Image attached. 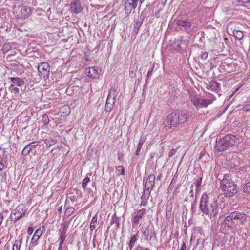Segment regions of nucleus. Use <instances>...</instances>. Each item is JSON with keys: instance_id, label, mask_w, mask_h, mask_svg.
I'll list each match as a JSON object with an SVG mask.
<instances>
[{"instance_id": "1", "label": "nucleus", "mask_w": 250, "mask_h": 250, "mask_svg": "<svg viewBox=\"0 0 250 250\" xmlns=\"http://www.w3.org/2000/svg\"><path fill=\"white\" fill-rule=\"evenodd\" d=\"M190 116V113L185 111L175 110L168 114L164 121L166 127L175 129L186 122Z\"/></svg>"}, {"instance_id": "2", "label": "nucleus", "mask_w": 250, "mask_h": 250, "mask_svg": "<svg viewBox=\"0 0 250 250\" xmlns=\"http://www.w3.org/2000/svg\"><path fill=\"white\" fill-rule=\"evenodd\" d=\"M199 209L210 218L215 217L218 212L217 201L215 198L210 199L207 193H204L200 199Z\"/></svg>"}, {"instance_id": "3", "label": "nucleus", "mask_w": 250, "mask_h": 250, "mask_svg": "<svg viewBox=\"0 0 250 250\" xmlns=\"http://www.w3.org/2000/svg\"><path fill=\"white\" fill-rule=\"evenodd\" d=\"M238 141L237 137L232 134H228L216 141L215 150L221 152L233 146Z\"/></svg>"}, {"instance_id": "4", "label": "nucleus", "mask_w": 250, "mask_h": 250, "mask_svg": "<svg viewBox=\"0 0 250 250\" xmlns=\"http://www.w3.org/2000/svg\"><path fill=\"white\" fill-rule=\"evenodd\" d=\"M235 220H239L241 224H244L247 221V216L243 212L234 211L226 217L224 222L227 226L231 227L235 225Z\"/></svg>"}, {"instance_id": "5", "label": "nucleus", "mask_w": 250, "mask_h": 250, "mask_svg": "<svg viewBox=\"0 0 250 250\" xmlns=\"http://www.w3.org/2000/svg\"><path fill=\"white\" fill-rule=\"evenodd\" d=\"M118 93V90L115 88H111L109 90L105 106V111L106 112H109L112 109L115 104Z\"/></svg>"}, {"instance_id": "6", "label": "nucleus", "mask_w": 250, "mask_h": 250, "mask_svg": "<svg viewBox=\"0 0 250 250\" xmlns=\"http://www.w3.org/2000/svg\"><path fill=\"white\" fill-rule=\"evenodd\" d=\"M210 97L211 98L210 99H204L194 97L192 98L191 102L197 109L206 108L208 105L211 104L213 101L216 99L215 97L213 95H211Z\"/></svg>"}, {"instance_id": "7", "label": "nucleus", "mask_w": 250, "mask_h": 250, "mask_svg": "<svg viewBox=\"0 0 250 250\" xmlns=\"http://www.w3.org/2000/svg\"><path fill=\"white\" fill-rule=\"evenodd\" d=\"M38 71L39 75L44 80H46L49 78L50 72V65L46 62H43L40 63L38 66Z\"/></svg>"}, {"instance_id": "8", "label": "nucleus", "mask_w": 250, "mask_h": 250, "mask_svg": "<svg viewBox=\"0 0 250 250\" xmlns=\"http://www.w3.org/2000/svg\"><path fill=\"white\" fill-rule=\"evenodd\" d=\"M176 24L180 27H182L188 33L194 31V28H195V23L190 21L188 20H183L178 19L176 21Z\"/></svg>"}, {"instance_id": "9", "label": "nucleus", "mask_w": 250, "mask_h": 250, "mask_svg": "<svg viewBox=\"0 0 250 250\" xmlns=\"http://www.w3.org/2000/svg\"><path fill=\"white\" fill-rule=\"evenodd\" d=\"M234 183V182L231 179L230 176L226 174L224 175L223 179L220 182V188L223 191L224 194H225V192L228 191V188L231 186V184Z\"/></svg>"}, {"instance_id": "10", "label": "nucleus", "mask_w": 250, "mask_h": 250, "mask_svg": "<svg viewBox=\"0 0 250 250\" xmlns=\"http://www.w3.org/2000/svg\"><path fill=\"white\" fill-rule=\"evenodd\" d=\"M26 211L23 210L21 207L18 206L11 212L10 216V220L16 222L23 217Z\"/></svg>"}, {"instance_id": "11", "label": "nucleus", "mask_w": 250, "mask_h": 250, "mask_svg": "<svg viewBox=\"0 0 250 250\" xmlns=\"http://www.w3.org/2000/svg\"><path fill=\"white\" fill-rule=\"evenodd\" d=\"M139 0H124L125 10L126 14H129L132 9H135Z\"/></svg>"}, {"instance_id": "12", "label": "nucleus", "mask_w": 250, "mask_h": 250, "mask_svg": "<svg viewBox=\"0 0 250 250\" xmlns=\"http://www.w3.org/2000/svg\"><path fill=\"white\" fill-rule=\"evenodd\" d=\"M155 181V176L153 174H150L146 179L144 189L146 191H151L152 189Z\"/></svg>"}, {"instance_id": "13", "label": "nucleus", "mask_w": 250, "mask_h": 250, "mask_svg": "<svg viewBox=\"0 0 250 250\" xmlns=\"http://www.w3.org/2000/svg\"><path fill=\"white\" fill-rule=\"evenodd\" d=\"M82 7L80 0H74L71 4V10L72 12L77 14L81 12Z\"/></svg>"}, {"instance_id": "14", "label": "nucleus", "mask_w": 250, "mask_h": 250, "mask_svg": "<svg viewBox=\"0 0 250 250\" xmlns=\"http://www.w3.org/2000/svg\"><path fill=\"white\" fill-rule=\"evenodd\" d=\"M44 230V227H43V229L42 230L41 228H39L36 231H35L33 236L32 238L30 245L32 246H34L36 245V243L39 240L40 236L42 235L43 232V230Z\"/></svg>"}, {"instance_id": "15", "label": "nucleus", "mask_w": 250, "mask_h": 250, "mask_svg": "<svg viewBox=\"0 0 250 250\" xmlns=\"http://www.w3.org/2000/svg\"><path fill=\"white\" fill-rule=\"evenodd\" d=\"M86 73L88 77L93 79L98 78L99 76L98 70L95 67H91L86 69Z\"/></svg>"}, {"instance_id": "16", "label": "nucleus", "mask_w": 250, "mask_h": 250, "mask_svg": "<svg viewBox=\"0 0 250 250\" xmlns=\"http://www.w3.org/2000/svg\"><path fill=\"white\" fill-rule=\"evenodd\" d=\"M146 213V209L142 208L137 211L136 214L133 217L132 221L135 224H138L139 220L142 219Z\"/></svg>"}, {"instance_id": "17", "label": "nucleus", "mask_w": 250, "mask_h": 250, "mask_svg": "<svg viewBox=\"0 0 250 250\" xmlns=\"http://www.w3.org/2000/svg\"><path fill=\"white\" fill-rule=\"evenodd\" d=\"M237 188L236 185L234 183L231 184V186L228 188V191L225 192V196L226 197H231L233 196L237 192Z\"/></svg>"}, {"instance_id": "18", "label": "nucleus", "mask_w": 250, "mask_h": 250, "mask_svg": "<svg viewBox=\"0 0 250 250\" xmlns=\"http://www.w3.org/2000/svg\"><path fill=\"white\" fill-rule=\"evenodd\" d=\"M68 225L64 224L62 229L59 230V237L58 241H64L66 237V232Z\"/></svg>"}, {"instance_id": "19", "label": "nucleus", "mask_w": 250, "mask_h": 250, "mask_svg": "<svg viewBox=\"0 0 250 250\" xmlns=\"http://www.w3.org/2000/svg\"><path fill=\"white\" fill-rule=\"evenodd\" d=\"M151 191H146L144 190L143 194L141 197L142 202L140 206H146L147 204V201L149 198Z\"/></svg>"}, {"instance_id": "20", "label": "nucleus", "mask_w": 250, "mask_h": 250, "mask_svg": "<svg viewBox=\"0 0 250 250\" xmlns=\"http://www.w3.org/2000/svg\"><path fill=\"white\" fill-rule=\"evenodd\" d=\"M220 84L216 81H211L207 86V88L208 90H211L213 91H218Z\"/></svg>"}, {"instance_id": "21", "label": "nucleus", "mask_w": 250, "mask_h": 250, "mask_svg": "<svg viewBox=\"0 0 250 250\" xmlns=\"http://www.w3.org/2000/svg\"><path fill=\"white\" fill-rule=\"evenodd\" d=\"M9 79L13 83L16 84L18 86H22L25 84V82L23 79L18 77H10Z\"/></svg>"}, {"instance_id": "22", "label": "nucleus", "mask_w": 250, "mask_h": 250, "mask_svg": "<svg viewBox=\"0 0 250 250\" xmlns=\"http://www.w3.org/2000/svg\"><path fill=\"white\" fill-rule=\"evenodd\" d=\"M21 13L23 17H28L31 15L30 8L29 6L23 5L21 8Z\"/></svg>"}, {"instance_id": "23", "label": "nucleus", "mask_w": 250, "mask_h": 250, "mask_svg": "<svg viewBox=\"0 0 250 250\" xmlns=\"http://www.w3.org/2000/svg\"><path fill=\"white\" fill-rule=\"evenodd\" d=\"M22 243V238L19 236L18 239L15 241L13 245L12 250H20Z\"/></svg>"}, {"instance_id": "24", "label": "nucleus", "mask_w": 250, "mask_h": 250, "mask_svg": "<svg viewBox=\"0 0 250 250\" xmlns=\"http://www.w3.org/2000/svg\"><path fill=\"white\" fill-rule=\"evenodd\" d=\"M146 139L145 137H141L139 140V143L137 145V150L135 152V154L136 156H138L140 154L141 150L142 148V146L145 142Z\"/></svg>"}, {"instance_id": "25", "label": "nucleus", "mask_w": 250, "mask_h": 250, "mask_svg": "<svg viewBox=\"0 0 250 250\" xmlns=\"http://www.w3.org/2000/svg\"><path fill=\"white\" fill-rule=\"evenodd\" d=\"M142 232L143 235L145 236L144 239L148 240L149 237V226H146L144 228H142Z\"/></svg>"}, {"instance_id": "26", "label": "nucleus", "mask_w": 250, "mask_h": 250, "mask_svg": "<svg viewBox=\"0 0 250 250\" xmlns=\"http://www.w3.org/2000/svg\"><path fill=\"white\" fill-rule=\"evenodd\" d=\"M98 216L97 213L92 218L90 225V229L92 231L96 228V224L97 223Z\"/></svg>"}, {"instance_id": "27", "label": "nucleus", "mask_w": 250, "mask_h": 250, "mask_svg": "<svg viewBox=\"0 0 250 250\" xmlns=\"http://www.w3.org/2000/svg\"><path fill=\"white\" fill-rule=\"evenodd\" d=\"M233 33L234 37L239 40H241L243 38L244 34L243 32L241 31L235 29L233 30Z\"/></svg>"}, {"instance_id": "28", "label": "nucleus", "mask_w": 250, "mask_h": 250, "mask_svg": "<svg viewBox=\"0 0 250 250\" xmlns=\"http://www.w3.org/2000/svg\"><path fill=\"white\" fill-rule=\"evenodd\" d=\"M11 49H12V46L10 44L5 43L4 44V45L3 46V47L2 48V53L5 54V53L8 52V51H9L10 50H11Z\"/></svg>"}, {"instance_id": "29", "label": "nucleus", "mask_w": 250, "mask_h": 250, "mask_svg": "<svg viewBox=\"0 0 250 250\" xmlns=\"http://www.w3.org/2000/svg\"><path fill=\"white\" fill-rule=\"evenodd\" d=\"M137 238L135 235L131 237L130 242L129 243V248L131 250L134 247L135 243L136 242Z\"/></svg>"}, {"instance_id": "30", "label": "nucleus", "mask_w": 250, "mask_h": 250, "mask_svg": "<svg viewBox=\"0 0 250 250\" xmlns=\"http://www.w3.org/2000/svg\"><path fill=\"white\" fill-rule=\"evenodd\" d=\"M10 91L14 94H17L19 93L20 90L18 87H14V84H11L9 88Z\"/></svg>"}, {"instance_id": "31", "label": "nucleus", "mask_w": 250, "mask_h": 250, "mask_svg": "<svg viewBox=\"0 0 250 250\" xmlns=\"http://www.w3.org/2000/svg\"><path fill=\"white\" fill-rule=\"evenodd\" d=\"M202 176H200L198 179L196 180L195 184L196 186V191L199 189L200 187L201 186L202 182Z\"/></svg>"}, {"instance_id": "32", "label": "nucleus", "mask_w": 250, "mask_h": 250, "mask_svg": "<svg viewBox=\"0 0 250 250\" xmlns=\"http://www.w3.org/2000/svg\"><path fill=\"white\" fill-rule=\"evenodd\" d=\"M42 121L44 125H47L49 122V119L46 114L42 115Z\"/></svg>"}, {"instance_id": "33", "label": "nucleus", "mask_w": 250, "mask_h": 250, "mask_svg": "<svg viewBox=\"0 0 250 250\" xmlns=\"http://www.w3.org/2000/svg\"><path fill=\"white\" fill-rule=\"evenodd\" d=\"M243 191L245 193H250V181L247 183L244 186Z\"/></svg>"}, {"instance_id": "34", "label": "nucleus", "mask_w": 250, "mask_h": 250, "mask_svg": "<svg viewBox=\"0 0 250 250\" xmlns=\"http://www.w3.org/2000/svg\"><path fill=\"white\" fill-rule=\"evenodd\" d=\"M90 181V178L88 177H85L82 182V188L85 190L87 183Z\"/></svg>"}, {"instance_id": "35", "label": "nucleus", "mask_w": 250, "mask_h": 250, "mask_svg": "<svg viewBox=\"0 0 250 250\" xmlns=\"http://www.w3.org/2000/svg\"><path fill=\"white\" fill-rule=\"evenodd\" d=\"M116 170L118 172V174H125V170L123 166H119L116 167Z\"/></svg>"}, {"instance_id": "36", "label": "nucleus", "mask_w": 250, "mask_h": 250, "mask_svg": "<svg viewBox=\"0 0 250 250\" xmlns=\"http://www.w3.org/2000/svg\"><path fill=\"white\" fill-rule=\"evenodd\" d=\"M142 25V22H140V21H137L136 24H135V25L134 26V32H135L136 34H137L139 30V28L140 27H141Z\"/></svg>"}, {"instance_id": "37", "label": "nucleus", "mask_w": 250, "mask_h": 250, "mask_svg": "<svg viewBox=\"0 0 250 250\" xmlns=\"http://www.w3.org/2000/svg\"><path fill=\"white\" fill-rule=\"evenodd\" d=\"M196 199H195L193 203H192L191 206V211L192 214L195 213L196 211Z\"/></svg>"}, {"instance_id": "38", "label": "nucleus", "mask_w": 250, "mask_h": 250, "mask_svg": "<svg viewBox=\"0 0 250 250\" xmlns=\"http://www.w3.org/2000/svg\"><path fill=\"white\" fill-rule=\"evenodd\" d=\"M208 56V53L207 52H202L200 54V57L203 60H206Z\"/></svg>"}, {"instance_id": "39", "label": "nucleus", "mask_w": 250, "mask_h": 250, "mask_svg": "<svg viewBox=\"0 0 250 250\" xmlns=\"http://www.w3.org/2000/svg\"><path fill=\"white\" fill-rule=\"evenodd\" d=\"M177 150L176 149H172L168 153V157H172L176 152Z\"/></svg>"}, {"instance_id": "40", "label": "nucleus", "mask_w": 250, "mask_h": 250, "mask_svg": "<svg viewBox=\"0 0 250 250\" xmlns=\"http://www.w3.org/2000/svg\"><path fill=\"white\" fill-rule=\"evenodd\" d=\"M74 208H67V210L66 212L68 214V215H70L71 214H72L74 211Z\"/></svg>"}, {"instance_id": "41", "label": "nucleus", "mask_w": 250, "mask_h": 250, "mask_svg": "<svg viewBox=\"0 0 250 250\" xmlns=\"http://www.w3.org/2000/svg\"><path fill=\"white\" fill-rule=\"evenodd\" d=\"M135 250H150L148 248H146L143 246H138L136 248Z\"/></svg>"}, {"instance_id": "42", "label": "nucleus", "mask_w": 250, "mask_h": 250, "mask_svg": "<svg viewBox=\"0 0 250 250\" xmlns=\"http://www.w3.org/2000/svg\"><path fill=\"white\" fill-rule=\"evenodd\" d=\"M242 110L244 111L247 112L250 110V105L247 104L243 106Z\"/></svg>"}, {"instance_id": "43", "label": "nucleus", "mask_w": 250, "mask_h": 250, "mask_svg": "<svg viewBox=\"0 0 250 250\" xmlns=\"http://www.w3.org/2000/svg\"><path fill=\"white\" fill-rule=\"evenodd\" d=\"M28 145H29L30 146H31L32 148V147H36V146H37L38 145V143L37 142H30Z\"/></svg>"}, {"instance_id": "44", "label": "nucleus", "mask_w": 250, "mask_h": 250, "mask_svg": "<svg viewBox=\"0 0 250 250\" xmlns=\"http://www.w3.org/2000/svg\"><path fill=\"white\" fill-rule=\"evenodd\" d=\"M34 231V229L32 227H29L27 229V234L30 235L32 234Z\"/></svg>"}, {"instance_id": "45", "label": "nucleus", "mask_w": 250, "mask_h": 250, "mask_svg": "<svg viewBox=\"0 0 250 250\" xmlns=\"http://www.w3.org/2000/svg\"><path fill=\"white\" fill-rule=\"evenodd\" d=\"M153 69L151 68L148 71V72L147 74V78H146V81L148 80V78L151 76L152 72L153 71Z\"/></svg>"}, {"instance_id": "46", "label": "nucleus", "mask_w": 250, "mask_h": 250, "mask_svg": "<svg viewBox=\"0 0 250 250\" xmlns=\"http://www.w3.org/2000/svg\"><path fill=\"white\" fill-rule=\"evenodd\" d=\"M56 143V142L53 140H49L48 141V143H47V144L49 145V146H52L55 145Z\"/></svg>"}, {"instance_id": "47", "label": "nucleus", "mask_w": 250, "mask_h": 250, "mask_svg": "<svg viewBox=\"0 0 250 250\" xmlns=\"http://www.w3.org/2000/svg\"><path fill=\"white\" fill-rule=\"evenodd\" d=\"M59 241V248H58V250H62V245L64 241Z\"/></svg>"}, {"instance_id": "48", "label": "nucleus", "mask_w": 250, "mask_h": 250, "mask_svg": "<svg viewBox=\"0 0 250 250\" xmlns=\"http://www.w3.org/2000/svg\"><path fill=\"white\" fill-rule=\"evenodd\" d=\"M29 151H27V150L24 147L23 150L22 151L21 154L22 155L26 156L29 154Z\"/></svg>"}, {"instance_id": "49", "label": "nucleus", "mask_w": 250, "mask_h": 250, "mask_svg": "<svg viewBox=\"0 0 250 250\" xmlns=\"http://www.w3.org/2000/svg\"><path fill=\"white\" fill-rule=\"evenodd\" d=\"M117 219L118 218L115 217V218H114V217L113 216L112 218V219L111 220V224H113L114 223H116V221H117Z\"/></svg>"}, {"instance_id": "50", "label": "nucleus", "mask_w": 250, "mask_h": 250, "mask_svg": "<svg viewBox=\"0 0 250 250\" xmlns=\"http://www.w3.org/2000/svg\"><path fill=\"white\" fill-rule=\"evenodd\" d=\"M24 147L27 150V151H29V152H30V151L32 149L31 147L30 146L28 145H26Z\"/></svg>"}, {"instance_id": "51", "label": "nucleus", "mask_w": 250, "mask_h": 250, "mask_svg": "<svg viewBox=\"0 0 250 250\" xmlns=\"http://www.w3.org/2000/svg\"><path fill=\"white\" fill-rule=\"evenodd\" d=\"M69 198H70V200L72 202H74L76 200V197L74 195H71L69 197Z\"/></svg>"}, {"instance_id": "52", "label": "nucleus", "mask_w": 250, "mask_h": 250, "mask_svg": "<svg viewBox=\"0 0 250 250\" xmlns=\"http://www.w3.org/2000/svg\"><path fill=\"white\" fill-rule=\"evenodd\" d=\"M186 250V243L185 242H183L180 250Z\"/></svg>"}, {"instance_id": "53", "label": "nucleus", "mask_w": 250, "mask_h": 250, "mask_svg": "<svg viewBox=\"0 0 250 250\" xmlns=\"http://www.w3.org/2000/svg\"><path fill=\"white\" fill-rule=\"evenodd\" d=\"M192 188V187L191 188ZM190 197L191 198H193L194 197V192H193V188H191L190 192H189Z\"/></svg>"}, {"instance_id": "54", "label": "nucleus", "mask_w": 250, "mask_h": 250, "mask_svg": "<svg viewBox=\"0 0 250 250\" xmlns=\"http://www.w3.org/2000/svg\"><path fill=\"white\" fill-rule=\"evenodd\" d=\"M4 166L1 161H0V171L2 170L3 169Z\"/></svg>"}, {"instance_id": "55", "label": "nucleus", "mask_w": 250, "mask_h": 250, "mask_svg": "<svg viewBox=\"0 0 250 250\" xmlns=\"http://www.w3.org/2000/svg\"><path fill=\"white\" fill-rule=\"evenodd\" d=\"M10 248V246L9 245H7V244H6L5 246V249H7V250H9Z\"/></svg>"}, {"instance_id": "56", "label": "nucleus", "mask_w": 250, "mask_h": 250, "mask_svg": "<svg viewBox=\"0 0 250 250\" xmlns=\"http://www.w3.org/2000/svg\"><path fill=\"white\" fill-rule=\"evenodd\" d=\"M162 174H160L157 178V180H160L161 178Z\"/></svg>"}, {"instance_id": "57", "label": "nucleus", "mask_w": 250, "mask_h": 250, "mask_svg": "<svg viewBox=\"0 0 250 250\" xmlns=\"http://www.w3.org/2000/svg\"><path fill=\"white\" fill-rule=\"evenodd\" d=\"M116 225L117 226H119V224H120V223L119 222V220L118 219H117V221H116Z\"/></svg>"}, {"instance_id": "58", "label": "nucleus", "mask_w": 250, "mask_h": 250, "mask_svg": "<svg viewBox=\"0 0 250 250\" xmlns=\"http://www.w3.org/2000/svg\"><path fill=\"white\" fill-rule=\"evenodd\" d=\"M153 236L154 237H155V238H156V233H155V232H154V231L153 232Z\"/></svg>"}, {"instance_id": "59", "label": "nucleus", "mask_w": 250, "mask_h": 250, "mask_svg": "<svg viewBox=\"0 0 250 250\" xmlns=\"http://www.w3.org/2000/svg\"><path fill=\"white\" fill-rule=\"evenodd\" d=\"M144 1V0H140V4H142L143 3Z\"/></svg>"}, {"instance_id": "60", "label": "nucleus", "mask_w": 250, "mask_h": 250, "mask_svg": "<svg viewBox=\"0 0 250 250\" xmlns=\"http://www.w3.org/2000/svg\"><path fill=\"white\" fill-rule=\"evenodd\" d=\"M58 210H59V211H61L62 210V207H59V208H58Z\"/></svg>"}, {"instance_id": "61", "label": "nucleus", "mask_w": 250, "mask_h": 250, "mask_svg": "<svg viewBox=\"0 0 250 250\" xmlns=\"http://www.w3.org/2000/svg\"><path fill=\"white\" fill-rule=\"evenodd\" d=\"M250 2V0H247V2Z\"/></svg>"}, {"instance_id": "62", "label": "nucleus", "mask_w": 250, "mask_h": 250, "mask_svg": "<svg viewBox=\"0 0 250 250\" xmlns=\"http://www.w3.org/2000/svg\"><path fill=\"white\" fill-rule=\"evenodd\" d=\"M131 72V73H133V71H132V70L130 71V73Z\"/></svg>"}]
</instances>
